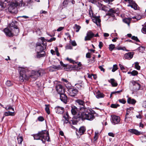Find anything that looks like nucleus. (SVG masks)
Segmentation results:
<instances>
[{
    "mask_svg": "<svg viewBox=\"0 0 146 146\" xmlns=\"http://www.w3.org/2000/svg\"><path fill=\"white\" fill-rule=\"evenodd\" d=\"M71 113L74 115L73 120L70 119L71 118L69 117L68 113L66 112V114L64 115V122L69 123L70 124L75 125L81 119L82 112L80 113L78 108L74 105L71 106Z\"/></svg>",
    "mask_w": 146,
    "mask_h": 146,
    "instance_id": "f257e3e1",
    "label": "nucleus"
},
{
    "mask_svg": "<svg viewBox=\"0 0 146 146\" xmlns=\"http://www.w3.org/2000/svg\"><path fill=\"white\" fill-rule=\"evenodd\" d=\"M26 69L25 68H21L20 70L19 80L21 82H23L25 80H28L30 78L36 80L37 78L42 75L44 73L43 70L40 69L38 71L32 70L31 72V75L27 76L26 74Z\"/></svg>",
    "mask_w": 146,
    "mask_h": 146,
    "instance_id": "f03ea898",
    "label": "nucleus"
},
{
    "mask_svg": "<svg viewBox=\"0 0 146 146\" xmlns=\"http://www.w3.org/2000/svg\"><path fill=\"white\" fill-rule=\"evenodd\" d=\"M34 138L35 139L41 140L44 143H45L46 140L48 142L50 141L48 132L46 130H42L38 132L37 134L34 135Z\"/></svg>",
    "mask_w": 146,
    "mask_h": 146,
    "instance_id": "7ed1b4c3",
    "label": "nucleus"
},
{
    "mask_svg": "<svg viewBox=\"0 0 146 146\" xmlns=\"http://www.w3.org/2000/svg\"><path fill=\"white\" fill-rule=\"evenodd\" d=\"M82 111L81 113V119H86L88 120L92 121L94 119L95 117H98V115L94 111H90L89 112Z\"/></svg>",
    "mask_w": 146,
    "mask_h": 146,
    "instance_id": "20e7f679",
    "label": "nucleus"
},
{
    "mask_svg": "<svg viewBox=\"0 0 146 146\" xmlns=\"http://www.w3.org/2000/svg\"><path fill=\"white\" fill-rule=\"evenodd\" d=\"M4 31L7 36L10 37H12L13 35H17L19 32L18 27L15 28H11V30L8 28H5L4 30Z\"/></svg>",
    "mask_w": 146,
    "mask_h": 146,
    "instance_id": "39448f33",
    "label": "nucleus"
},
{
    "mask_svg": "<svg viewBox=\"0 0 146 146\" xmlns=\"http://www.w3.org/2000/svg\"><path fill=\"white\" fill-rule=\"evenodd\" d=\"M43 42L41 39L40 42H37L36 44L35 50L37 53L42 52L43 50L46 48V45L43 44Z\"/></svg>",
    "mask_w": 146,
    "mask_h": 146,
    "instance_id": "423d86ee",
    "label": "nucleus"
},
{
    "mask_svg": "<svg viewBox=\"0 0 146 146\" xmlns=\"http://www.w3.org/2000/svg\"><path fill=\"white\" fill-rule=\"evenodd\" d=\"M56 89L58 93L60 94V99L64 102V88L60 84L57 85Z\"/></svg>",
    "mask_w": 146,
    "mask_h": 146,
    "instance_id": "0eeeda50",
    "label": "nucleus"
},
{
    "mask_svg": "<svg viewBox=\"0 0 146 146\" xmlns=\"http://www.w3.org/2000/svg\"><path fill=\"white\" fill-rule=\"evenodd\" d=\"M75 102L76 104L82 106L80 108V110L82 112L84 111V112L88 111V109L85 106V103L83 100L78 99L75 100Z\"/></svg>",
    "mask_w": 146,
    "mask_h": 146,
    "instance_id": "6e6552de",
    "label": "nucleus"
},
{
    "mask_svg": "<svg viewBox=\"0 0 146 146\" xmlns=\"http://www.w3.org/2000/svg\"><path fill=\"white\" fill-rule=\"evenodd\" d=\"M89 14L91 17L93 21L96 24L97 26H100V25L101 20L100 19V16L97 17L95 15L94 16L92 11H89Z\"/></svg>",
    "mask_w": 146,
    "mask_h": 146,
    "instance_id": "1a4fd4ad",
    "label": "nucleus"
},
{
    "mask_svg": "<svg viewBox=\"0 0 146 146\" xmlns=\"http://www.w3.org/2000/svg\"><path fill=\"white\" fill-rule=\"evenodd\" d=\"M125 1L128 3L129 4L127 5L128 7H130L133 8L135 10L137 9L138 5L133 0H124Z\"/></svg>",
    "mask_w": 146,
    "mask_h": 146,
    "instance_id": "9d476101",
    "label": "nucleus"
},
{
    "mask_svg": "<svg viewBox=\"0 0 146 146\" xmlns=\"http://www.w3.org/2000/svg\"><path fill=\"white\" fill-rule=\"evenodd\" d=\"M94 34L90 30L88 31L86 36L85 37L84 40L85 41L90 40L94 37Z\"/></svg>",
    "mask_w": 146,
    "mask_h": 146,
    "instance_id": "9b49d317",
    "label": "nucleus"
},
{
    "mask_svg": "<svg viewBox=\"0 0 146 146\" xmlns=\"http://www.w3.org/2000/svg\"><path fill=\"white\" fill-rule=\"evenodd\" d=\"M86 130V127L84 126H81L79 129L76 132V135L80 137V136L84 134Z\"/></svg>",
    "mask_w": 146,
    "mask_h": 146,
    "instance_id": "f8f14e48",
    "label": "nucleus"
},
{
    "mask_svg": "<svg viewBox=\"0 0 146 146\" xmlns=\"http://www.w3.org/2000/svg\"><path fill=\"white\" fill-rule=\"evenodd\" d=\"M111 122L115 124H117L120 122V117L115 115H111Z\"/></svg>",
    "mask_w": 146,
    "mask_h": 146,
    "instance_id": "ddd939ff",
    "label": "nucleus"
},
{
    "mask_svg": "<svg viewBox=\"0 0 146 146\" xmlns=\"http://www.w3.org/2000/svg\"><path fill=\"white\" fill-rule=\"evenodd\" d=\"M78 91L76 89L72 88L70 89L68 91V93L71 96H75L78 93Z\"/></svg>",
    "mask_w": 146,
    "mask_h": 146,
    "instance_id": "4468645a",
    "label": "nucleus"
},
{
    "mask_svg": "<svg viewBox=\"0 0 146 146\" xmlns=\"http://www.w3.org/2000/svg\"><path fill=\"white\" fill-rule=\"evenodd\" d=\"M117 11L113 8L110 9L108 13L106 14V15H108L111 17H114L115 14H117Z\"/></svg>",
    "mask_w": 146,
    "mask_h": 146,
    "instance_id": "2eb2a0df",
    "label": "nucleus"
},
{
    "mask_svg": "<svg viewBox=\"0 0 146 146\" xmlns=\"http://www.w3.org/2000/svg\"><path fill=\"white\" fill-rule=\"evenodd\" d=\"M133 85V88L134 91H137L140 89L141 85L135 81L132 82Z\"/></svg>",
    "mask_w": 146,
    "mask_h": 146,
    "instance_id": "dca6fc26",
    "label": "nucleus"
},
{
    "mask_svg": "<svg viewBox=\"0 0 146 146\" xmlns=\"http://www.w3.org/2000/svg\"><path fill=\"white\" fill-rule=\"evenodd\" d=\"M128 131L129 132L131 133L137 135L143 134V132L139 131L137 129H129L128 130Z\"/></svg>",
    "mask_w": 146,
    "mask_h": 146,
    "instance_id": "f3484780",
    "label": "nucleus"
},
{
    "mask_svg": "<svg viewBox=\"0 0 146 146\" xmlns=\"http://www.w3.org/2000/svg\"><path fill=\"white\" fill-rule=\"evenodd\" d=\"M134 54V52H129L124 54V58L126 59L130 60L133 57Z\"/></svg>",
    "mask_w": 146,
    "mask_h": 146,
    "instance_id": "a211bd4d",
    "label": "nucleus"
},
{
    "mask_svg": "<svg viewBox=\"0 0 146 146\" xmlns=\"http://www.w3.org/2000/svg\"><path fill=\"white\" fill-rule=\"evenodd\" d=\"M55 110L56 113L62 114L64 112V108L63 107L58 106L55 108Z\"/></svg>",
    "mask_w": 146,
    "mask_h": 146,
    "instance_id": "6ab92c4d",
    "label": "nucleus"
},
{
    "mask_svg": "<svg viewBox=\"0 0 146 146\" xmlns=\"http://www.w3.org/2000/svg\"><path fill=\"white\" fill-rule=\"evenodd\" d=\"M13 4L9 6L8 8V10L11 13H15L16 10V7L15 5V6H13Z\"/></svg>",
    "mask_w": 146,
    "mask_h": 146,
    "instance_id": "aec40b11",
    "label": "nucleus"
},
{
    "mask_svg": "<svg viewBox=\"0 0 146 146\" xmlns=\"http://www.w3.org/2000/svg\"><path fill=\"white\" fill-rule=\"evenodd\" d=\"M96 96L98 99L103 98L104 97L105 95L102 93L100 91H98L96 93Z\"/></svg>",
    "mask_w": 146,
    "mask_h": 146,
    "instance_id": "412c9836",
    "label": "nucleus"
},
{
    "mask_svg": "<svg viewBox=\"0 0 146 146\" xmlns=\"http://www.w3.org/2000/svg\"><path fill=\"white\" fill-rule=\"evenodd\" d=\"M108 82L111 84L113 87H116L118 85L117 82L114 79H111L110 80H108Z\"/></svg>",
    "mask_w": 146,
    "mask_h": 146,
    "instance_id": "4be33fe9",
    "label": "nucleus"
},
{
    "mask_svg": "<svg viewBox=\"0 0 146 146\" xmlns=\"http://www.w3.org/2000/svg\"><path fill=\"white\" fill-rule=\"evenodd\" d=\"M64 85L68 89V91H69L70 89H71L72 88V85L71 84L68 82L67 80L64 79Z\"/></svg>",
    "mask_w": 146,
    "mask_h": 146,
    "instance_id": "5701e85b",
    "label": "nucleus"
},
{
    "mask_svg": "<svg viewBox=\"0 0 146 146\" xmlns=\"http://www.w3.org/2000/svg\"><path fill=\"white\" fill-rule=\"evenodd\" d=\"M60 66H50L49 68V71L51 72H53L55 71L56 70H58L60 69Z\"/></svg>",
    "mask_w": 146,
    "mask_h": 146,
    "instance_id": "b1692460",
    "label": "nucleus"
},
{
    "mask_svg": "<svg viewBox=\"0 0 146 146\" xmlns=\"http://www.w3.org/2000/svg\"><path fill=\"white\" fill-rule=\"evenodd\" d=\"M23 0H15L14 5L15 6H22L23 4Z\"/></svg>",
    "mask_w": 146,
    "mask_h": 146,
    "instance_id": "393cba45",
    "label": "nucleus"
},
{
    "mask_svg": "<svg viewBox=\"0 0 146 146\" xmlns=\"http://www.w3.org/2000/svg\"><path fill=\"white\" fill-rule=\"evenodd\" d=\"M127 102L129 104H134L136 102V101L133 99H132L131 98H129L127 100Z\"/></svg>",
    "mask_w": 146,
    "mask_h": 146,
    "instance_id": "a878e982",
    "label": "nucleus"
},
{
    "mask_svg": "<svg viewBox=\"0 0 146 146\" xmlns=\"http://www.w3.org/2000/svg\"><path fill=\"white\" fill-rule=\"evenodd\" d=\"M131 20V18H128L123 19V21L124 23L127 24L128 25H129Z\"/></svg>",
    "mask_w": 146,
    "mask_h": 146,
    "instance_id": "bb28decb",
    "label": "nucleus"
},
{
    "mask_svg": "<svg viewBox=\"0 0 146 146\" xmlns=\"http://www.w3.org/2000/svg\"><path fill=\"white\" fill-rule=\"evenodd\" d=\"M17 22H13L12 23L10 24L9 25V27L11 28H15L17 27Z\"/></svg>",
    "mask_w": 146,
    "mask_h": 146,
    "instance_id": "cd10ccee",
    "label": "nucleus"
},
{
    "mask_svg": "<svg viewBox=\"0 0 146 146\" xmlns=\"http://www.w3.org/2000/svg\"><path fill=\"white\" fill-rule=\"evenodd\" d=\"M73 66L68 64H64V70L68 71L73 68Z\"/></svg>",
    "mask_w": 146,
    "mask_h": 146,
    "instance_id": "c85d7f7f",
    "label": "nucleus"
},
{
    "mask_svg": "<svg viewBox=\"0 0 146 146\" xmlns=\"http://www.w3.org/2000/svg\"><path fill=\"white\" fill-rule=\"evenodd\" d=\"M129 109H127V110H126V113L125 115V121L126 122V123H128V121L127 120V116L129 115Z\"/></svg>",
    "mask_w": 146,
    "mask_h": 146,
    "instance_id": "c756f323",
    "label": "nucleus"
},
{
    "mask_svg": "<svg viewBox=\"0 0 146 146\" xmlns=\"http://www.w3.org/2000/svg\"><path fill=\"white\" fill-rule=\"evenodd\" d=\"M18 143L21 144L23 140V139L22 136H20L19 135L17 137Z\"/></svg>",
    "mask_w": 146,
    "mask_h": 146,
    "instance_id": "7c9ffc66",
    "label": "nucleus"
},
{
    "mask_svg": "<svg viewBox=\"0 0 146 146\" xmlns=\"http://www.w3.org/2000/svg\"><path fill=\"white\" fill-rule=\"evenodd\" d=\"M116 49L118 50H122L123 51H129V50H127L125 47H121V46L116 47Z\"/></svg>",
    "mask_w": 146,
    "mask_h": 146,
    "instance_id": "2f4dec72",
    "label": "nucleus"
},
{
    "mask_svg": "<svg viewBox=\"0 0 146 146\" xmlns=\"http://www.w3.org/2000/svg\"><path fill=\"white\" fill-rule=\"evenodd\" d=\"M37 54L36 55V57L37 58H40L41 57H43L45 56V52H44V53L40 54V53H37Z\"/></svg>",
    "mask_w": 146,
    "mask_h": 146,
    "instance_id": "473e14b6",
    "label": "nucleus"
},
{
    "mask_svg": "<svg viewBox=\"0 0 146 146\" xmlns=\"http://www.w3.org/2000/svg\"><path fill=\"white\" fill-rule=\"evenodd\" d=\"M80 28L81 27L80 26L77 25V24L75 25L74 29H76V32H78Z\"/></svg>",
    "mask_w": 146,
    "mask_h": 146,
    "instance_id": "72a5a7b5",
    "label": "nucleus"
},
{
    "mask_svg": "<svg viewBox=\"0 0 146 146\" xmlns=\"http://www.w3.org/2000/svg\"><path fill=\"white\" fill-rule=\"evenodd\" d=\"M66 60L69 61L70 62L72 63L73 64H77L78 63V62H76L75 61L72 60L71 58H69L68 57H67Z\"/></svg>",
    "mask_w": 146,
    "mask_h": 146,
    "instance_id": "f704fd0d",
    "label": "nucleus"
},
{
    "mask_svg": "<svg viewBox=\"0 0 146 146\" xmlns=\"http://www.w3.org/2000/svg\"><path fill=\"white\" fill-rule=\"evenodd\" d=\"M14 113V112H11L9 111L8 112H6L4 113V115L5 116H7L8 115H13V114Z\"/></svg>",
    "mask_w": 146,
    "mask_h": 146,
    "instance_id": "c9c22d12",
    "label": "nucleus"
},
{
    "mask_svg": "<svg viewBox=\"0 0 146 146\" xmlns=\"http://www.w3.org/2000/svg\"><path fill=\"white\" fill-rule=\"evenodd\" d=\"M45 106H46L45 108V111L48 114H49L50 113V112L49 110V105L46 104L45 105Z\"/></svg>",
    "mask_w": 146,
    "mask_h": 146,
    "instance_id": "e433bc0d",
    "label": "nucleus"
},
{
    "mask_svg": "<svg viewBox=\"0 0 146 146\" xmlns=\"http://www.w3.org/2000/svg\"><path fill=\"white\" fill-rule=\"evenodd\" d=\"M135 68L138 70H139L140 69V66L139 65V63L138 62H136L135 63Z\"/></svg>",
    "mask_w": 146,
    "mask_h": 146,
    "instance_id": "4c0bfd02",
    "label": "nucleus"
},
{
    "mask_svg": "<svg viewBox=\"0 0 146 146\" xmlns=\"http://www.w3.org/2000/svg\"><path fill=\"white\" fill-rule=\"evenodd\" d=\"M138 49L139 51L141 52H143L145 49V47L144 46H140L138 48Z\"/></svg>",
    "mask_w": 146,
    "mask_h": 146,
    "instance_id": "58836bf2",
    "label": "nucleus"
},
{
    "mask_svg": "<svg viewBox=\"0 0 146 146\" xmlns=\"http://www.w3.org/2000/svg\"><path fill=\"white\" fill-rule=\"evenodd\" d=\"M115 48V45L112 44H111L109 46V49L110 50L112 51Z\"/></svg>",
    "mask_w": 146,
    "mask_h": 146,
    "instance_id": "ea45409f",
    "label": "nucleus"
},
{
    "mask_svg": "<svg viewBox=\"0 0 146 146\" xmlns=\"http://www.w3.org/2000/svg\"><path fill=\"white\" fill-rule=\"evenodd\" d=\"M120 106L119 104H112L111 105V107L112 108H116L117 107Z\"/></svg>",
    "mask_w": 146,
    "mask_h": 146,
    "instance_id": "a19ab883",
    "label": "nucleus"
},
{
    "mask_svg": "<svg viewBox=\"0 0 146 146\" xmlns=\"http://www.w3.org/2000/svg\"><path fill=\"white\" fill-rule=\"evenodd\" d=\"M131 74L132 75L135 76L138 74V72L136 70H134L131 72Z\"/></svg>",
    "mask_w": 146,
    "mask_h": 146,
    "instance_id": "79ce46f5",
    "label": "nucleus"
},
{
    "mask_svg": "<svg viewBox=\"0 0 146 146\" xmlns=\"http://www.w3.org/2000/svg\"><path fill=\"white\" fill-rule=\"evenodd\" d=\"M6 84L7 86H10L13 85V83L10 81L7 80L6 82Z\"/></svg>",
    "mask_w": 146,
    "mask_h": 146,
    "instance_id": "37998d69",
    "label": "nucleus"
},
{
    "mask_svg": "<svg viewBox=\"0 0 146 146\" xmlns=\"http://www.w3.org/2000/svg\"><path fill=\"white\" fill-rule=\"evenodd\" d=\"M118 69L117 66L116 65H113V68L112 70V72H114L116 70Z\"/></svg>",
    "mask_w": 146,
    "mask_h": 146,
    "instance_id": "c03bdc74",
    "label": "nucleus"
},
{
    "mask_svg": "<svg viewBox=\"0 0 146 146\" xmlns=\"http://www.w3.org/2000/svg\"><path fill=\"white\" fill-rule=\"evenodd\" d=\"M131 39L137 42H139L140 41L137 38V37L135 36H133L131 37Z\"/></svg>",
    "mask_w": 146,
    "mask_h": 146,
    "instance_id": "a18cd8bd",
    "label": "nucleus"
},
{
    "mask_svg": "<svg viewBox=\"0 0 146 146\" xmlns=\"http://www.w3.org/2000/svg\"><path fill=\"white\" fill-rule=\"evenodd\" d=\"M141 31L143 33L146 34V25L144 27L142 28L141 29Z\"/></svg>",
    "mask_w": 146,
    "mask_h": 146,
    "instance_id": "49530a36",
    "label": "nucleus"
},
{
    "mask_svg": "<svg viewBox=\"0 0 146 146\" xmlns=\"http://www.w3.org/2000/svg\"><path fill=\"white\" fill-rule=\"evenodd\" d=\"M119 101L121 103L124 104L126 103V101L124 99H121L119 100Z\"/></svg>",
    "mask_w": 146,
    "mask_h": 146,
    "instance_id": "de8ad7c7",
    "label": "nucleus"
},
{
    "mask_svg": "<svg viewBox=\"0 0 146 146\" xmlns=\"http://www.w3.org/2000/svg\"><path fill=\"white\" fill-rule=\"evenodd\" d=\"M65 48L66 49H71L72 48V47L71 46L70 44L67 45L66 46Z\"/></svg>",
    "mask_w": 146,
    "mask_h": 146,
    "instance_id": "09e8293b",
    "label": "nucleus"
},
{
    "mask_svg": "<svg viewBox=\"0 0 146 146\" xmlns=\"http://www.w3.org/2000/svg\"><path fill=\"white\" fill-rule=\"evenodd\" d=\"M5 4L3 3H0V6L2 9L4 8L5 7Z\"/></svg>",
    "mask_w": 146,
    "mask_h": 146,
    "instance_id": "8fccbe9b",
    "label": "nucleus"
},
{
    "mask_svg": "<svg viewBox=\"0 0 146 146\" xmlns=\"http://www.w3.org/2000/svg\"><path fill=\"white\" fill-rule=\"evenodd\" d=\"M68 102V99L67 96L64 94V104H66Z\"/></svg>",
    "mask_w": 146,
    "mask_h": 146,
    "instance_id": "3c124183",
    "label": "nucleus"
},
{
    "mask_svg": "<svg viewBox=\"0 0 146 146\" xmlns=\"http://www.w3.org/2000/svg\"><path fill=\"white\" fill-rule=\"evenodd\" d=\"M65 35L67 36V38L68 39H69L70 41H71V36L70 35V34L68 33H65Z\"/></svg>",
    "mask_w": 146,
    "mask_h": 146,
    "instance_id": "603ef678",
    "label": "nucleus"
},
{
    "mask_svg": "<svg viewBox=\"0 0 146 146\" xmlns=\"http://www.w3.org/2000/svg\"><path fill=\"white\" fill-rule=\"evenodd\" d=\"M91 57V54L90 52H88L86 54V57L87 58H90Z\"/></svg>",
    "mask_w": 146,
    "mask_h": 146,
    "instance_id": "864d4df0",
    "label": "nucleus"
},
{
    "mask_svg": "<svg viewBox=\"0 0 146 146\" xmlns=\"http://www.w3.org/2000/svg\"><path fill=\"white\" fill-rule=\"evenodd\" d=\"M104 66V65L102 66H99L98 68L100 69L101 71H103V72H105V69L103 68V66Z\"/></svg>",
    "mask_w": 146,
    "mask_h": 146,
    "instance_id": "5fc2aeb1",
    "label": "nucleus"
},
{
    "mask_svg": "<svg viewBox=\"0 0 146 146\" xmlns=\"http://www.w3.org/2000/svg\"><path fill=\"white\" fill-rule=\"evenodd\" d=\"M71 43L72 44V45L73 46H76V45H77V44L76 42L74 40V41H71Z\"/></svg>",
    "mask_w": 146,
    "mask_h": 146,
    "instance_id": "6e6d98bb",
    "label": "nucleus"
},
{
    "mask_svg": "<svg viewBox=\"0 0 146 146\" xmlns=\"http://www.w3.org/2000/svg\"><path fill=\"white\" fill-rule=\"evenodd\" d=\"M122 92V90L120 91H117L112 92V94H118L120 92Z\"/></svg>",
    "mask_w": 146,
    "mask_h": 146,
    "instance_id": "4d7b16f0",
    "label": "nucleus"
},
{
    "mask_svg": "<svg viewBox=\"0 0 146 146\" xmlns=\"http://www.w3.org/2000/svg\"><path fill=\"white\" fill-rule=\"evenodd\" d=\"M108 135L110 136L114 137L115 136V134L112 132H110L108 133Z\"/></svg>",
    "mask_w": 146,
    "mask_h": 146,
    "instance_id": "13d9d810",
    "label": "nucleus"
},
{
    "mask_svg": "<svg viewBox=\"0 0 146 146\" xmlns=\"http://www.w3.org/2000/svg\"><path fill=\"white\" fill-rule=\"evenodd\" d=\"M103 44L102 42H100L99 43V46L100 49H101L103 46Z\"/></svg>",
    "mask_w": 146,
    "mask_h": 146,
    "instance_id": "bf43d9fd",
    "label": "nucleus"
},
{
    "mask_svg": "<svg viewBox=\"0 0 146 146\" xmlns=\"http://www.w3.org/2000/svg\"><path fill=\"white\" fill-rule=\"evenodd\" d=\"M38 120L39 121H42L44 120V119L43 117L42 116H39L38 117Z\"/></svg>",
    "mask_w": 146,
    "mask_h": 146,
    "instance_id": "052dcab7",
    "label": "nucleus"
},
{
    "mask_svg": "<svg viewBox=\"0 0 146 146\" xmlns=\"http://www.w3.org/2000/svg\"><path fill=\"white\" fill-rule=\"evenodd\" d=\"M136 19L137 20H138L141 19V17L140 15H138L136 16Z\"/></svg>",
    "mask_w": 146,
    "mask_h": 146,
    "instance_id": "680f3d73",
    "label": "nucleus"
},
{
    "mask_svg": "<svg viewBox=\"0 0 146 146\" xmlns=\"http://www.w3.org/2000/svg\"><path fill=\"white\" fill-rule=\"evenodd\" d=\"M88 63L90 64H92L94 63V62L91 59H89L88 60Z\"/></svg>",
    "mask_w": 146,
    "mask_h": 146,
    "instance_id": "e2e57ef3",
    "label": "nucleus"
},
{
    "mask_svg": "<svg viewBox=\"0 0 146 146\" xmlns=\"http://www.w3.org/2000/svg\"><path fill=\"white\" fill-rule=\"evenodd\" d=\"M56 40V38L54 37H53L52 38H51L48 41L49 42H51L53 41H54Z\"/></svg>",
    "mask_w": 146,
    "mask_h": 146,
    "instance_id": "0e129e2a",
    "label": "nucleus"
},
{
    "mask_svg": "<svg viewBox=\"0 0 146 146\" xmlns=\"http://www.w3.org/2000/svg\"><path fill=\"white\" fill-rule=\"evenodd\" d=\"M142 106L143 107L146 108V101H145L143 102Z\"/></svg>",
    "mask_w": 146,
    "mask_h": 146,
    "instance_id": "69168bd1",
    "label": "nucleus"
},
{
    "mask_svg": "<svg viewBox=\"0 0 146 146\" xmlns=\"http://www.w3.org/2000/svg\"><path fill=\"white\" fill-rule=\"evenodd\" d=\"M64 29L63 27H59L57 30V31H60L63 30Z\"/></svg>",
    "mask_w": 146,
    "mask_h": 146,
    "instance_id": "338daca9",
    "label": "nucleus"
},
{
    "mask_svg": "<svg viewBox=\"0 0 146 146\" xmlns=\"http://www.w3.org/2000/svg\"><path fill=\"white\" fill-rule=\"evenodd\" d=\"M106 7L105 6H103L102 7V10H103L105 11H107V10L106 9Z\"/></svg>",
    "mask_w": 146,
    "mask_h": 146,
    "instance_id": "774afa93",
    "label": "nucleus"
}]
</instances>
